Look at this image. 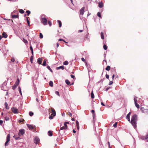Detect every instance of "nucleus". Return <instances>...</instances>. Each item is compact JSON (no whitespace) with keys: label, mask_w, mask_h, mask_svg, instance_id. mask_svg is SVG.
<instances>
[{"label":"nucleus","mask_w":148,"mask_h":148,"mask_svg":"<svg viewBox=\"0 0 148 148\" xmlns=\"http://www.w3.org/2000/svg\"><path fill=\"white\" fill-rule=\"evenodd\" d=\"M71 77L72 78H75V76L73 75H71Z\"/></svg>","instance_id":"6e6d98bb"},{"label":"nucleus","mask_w":148,"mask_h":148,"mask_svg":"<svg viewBox=\"0 0 148 148\" xmlns=\"http://www.w3.org/2000/svg\"><path fill=\"white\" fill-rule=\"evenodd\" d=\"M29 114L30 116H32L34 115V113L32 112H30L29 113Z\"/></svg>","instance_id":"c9c22d12"},{"label":"nucleus","mask_w":148,"mask_h":148,"mask_svg":"<svg viewBox=\"0 0 148 148\" xmlns=\"http://www.w3.org/2000/svg\"><path fill=\"white\" fill-rule=\"evenodd\" d=\"M48 23L49 26H51V23L50 21H49Z\"/></svg>","instance_id":"8fccbe9b"},{"label":"nucleus","mask_w":148,"mask_h":148,"mask_svg":"<svg viewBox=\"0 0 148 148\" xmlns=\"http://www.w3.org/2000/svg\"><path fill=\"white\" fill-rule=\"evenodd\" d=\"M106 78L109 79V75L108 74H106Z\"/></svg>","instance_id":"864d4df0"},{"label":"nucleus","mask_w":148,"mask_h":148,"mask_svg":"<svg viewBox=\"0 0 148 148\" xmlns=\"http://www.w3.org/2000/svg\"><path fill=\"white\" fill-rule=\"evenodd\" d=\"M59 41H64V42H65L66 43V42H65V41L64 40H63V39H60L59 40Z\"/></svg>","instance_id":"13d9d810"},{"label":"nucleus","mask_w":148,"mask_h":148,"mask_svg":"<svg viewBox=\"0 0 148 148\" xmlns=\"http://www.w3.org/2000/svg\"><path fill=\"white\" fill-rule=\"evenodd\" d=\"M103 49H104L106 50L107 49V46L106 45H103Z\"/></svg>","instance_id":"a19ab883"},{"label":"nucleus","mask_w":148,"mask_h":148,"mask_svg":"<svg viewBox=\"0 0 148 148\" xmlns=\"http://www.w3.org/2000/svg\"><path fill=\"white\" fill-rule=\"evenodd\" d=\"M26 12L27 13V15L29 16L31 12L29 10H27L26 11Z\"/></svg>","instance_id":"58836bf2"},{"label":"nucleus","mask_w":148,"mask_h":148,"mask_svg":"<svg viewBox=\"0 0 148 148\" xmlns=\"http://www.w3.org/2000/svg\"><path fill=\"white\" fill-rule=\"evenodd\" d=\"M11 16H12V17L13 18H18V16L17 15H14V14L12 15L11 14Z\"/></svg>","instance_id":"4468645a"},{"label":"nucleus","mask_w":148,"mask_h":148,"mask_svg":"<svg viewBox=\"0 0 148 148\" xmlns=\"http://www.w3.org/2000/svg\"><path fill=\"white\" fill-rule=\"evenodd\" d=\"M83 30H79V31H78V32H83Z\"/></svg>","instance_id":"69168bd1"},{"label":"nucleus","mask_w":148,"mask_h":148,"mask_svg":"<svg viewBox=\"0 0 148 148\" xmlns=\"http://www.w3.org/2000/svg\"><path fill=\"white\" fill-rule=\"evenodd\" d=\"M49 85L51 87L53 86V82L52 81H50L49 82Z\"/></svg>","instance_id":"b1692460"},{"label":"nucleus","mask_w":148,"mask_h":148,"mask_svg":"<svg viewBox=\"0 0 148 148\" xmlns=\"http://www.w3.org/2000/svg\"><path fill=\"white\" fill-rule=\"evenodd\" d=\"M23 42L25 43H27V40L25 39L24 38H23Z\"/></svg>","instance_id":"a18cd8bd"},{"label":"nucleus","mask_w":148,"mask_h":148,"mask_svg":"<svg viewBox=\"0 0 148 148\" xmlns=\"http://www.w3.org/2000/svg\"><path fill=\"white\" fill-rule=\"evenodd\" d=\"M97 16L100 18H101V13L99 12H98L97 13Z\"/></svg>","instance_id":"7c9ffc66"},{"label":"nucleus","mask_w":148,"mask_h":148,"mask_svg":"<svg viewBox=\"0 0 148 148\" xmlns=\"http://www.w3.org/2000/svg\"><path fill=\"white\" fill-rule=\"evenodd\" d=\"M91 97L92 99H93L94 98V95L93 93V91H92L91 93Z\"/></svg>","instance_id":"c756f323"},{"label":"nucleus","mask_w":148,"mask_h":148,"mask_svg":"<svg viewBox=\"0 0 148 148\" xmlns=\"http://www.w3.org/2000/svg\"><path fill=\"white\" fill-rule=\"evenodd\" d=\"M47 69L49 70L52 73L53 72V71L52 70V69H51L50 67L49 66H47Z\"/></svg>","instance_id":"a878e982"},{"label":"nucleus","mask_w":148,"mask_h":148,"mask_svg":"<svg viewBox=\"0 0 148 148\" xmlns=\"http://www.w3.org/2000/svg\"><path fill=\"white\" fill-rule=\"evenodd\" d=\"M40 38H43V36L41 33L40 34Z\"/></svg>","instance_id":"79ce46f5"},{"label":"nucleus","mask_w":148,"mask_h":148,"mask_svg":"<svg viewBox=\"0 0 148 148\" xmlns=\"http://www.w3.org/2000/svg\"><path fill=\"white\" fill-rule=\"evenodd\" d=\"M40 141L39 138L37 137H35L34 139V143L36 144H38Z\"/></svg>","instance_id":"423d86ee"},{"label":"nucleus","mask_w":148,"mask_h":148,"mask_svg":"<svg viewBox=\"0 0 148 148\" xmlns=\"http://www.w3.org/2000/svg\"><path fill=\"white\" fill-rule=\"evenodd\" d=\"M10 135L9 134H8L6 137V141L5 143V146H7L8 145V143L10 140Z\"/></svg>","instance_id":"20e7f679"},{"label":"nucleus","mask_w":148,"mask_h":148,"mask_svg":"<svg viewBox=\"0 0 148 148\" xmlns=\"http://www.w3.org/2000/svg\"><path fill=\"white\" fill-rule=\"evenodd\" d=\"M69 64V62L67 61H64L63 63V64L64 65H67Z\"/></svg>","instance_id":"2f4dec72"},{"label":"nucleus","mask_w":148,"mask_h":148,"mask_svg":"<svg viewBox=\"0 0 148 148\" xmlns=\"http://www.w3.org/2000/svg\"><path fill=\"white\" fill-rule=\"evenodd\" d=\"M77 129L78 130H79V125H77Z\"/></svg>","instance_id":"0e129e2a"},{"label":"nucleus","mask_w":148,"mask_h":148,"mask_svg":"<svg viewBox=\"0 0 148 148\" xmlns=\"http://www.w3.org/2000/svg\"><path fill=\"white\" fill-rule=\"evenodd\" d=\"M41 22L44 25H47V20L45 18V15H43L41 16Z\"/></svg>","instance_id":"7ed1b4c3"},{"label":"nucleus","mask_w":148,"mask_h":148,"mask_svg":"<svg viewBox=\"0 0 148 148\" xmlns=\"http://www.w3.org/2000/svg\"><path fill=\"white\" fill-rule=\"evenodd\" d=\"M42 65L43 66H46V61L45 60L43 62L42 64Z\"/></svg>","instance_id":"473e14b6"},{"label":"nucleus","mask_w":148,"mask_h":148,"mask_svg":"<svg viewBox=\"0 0 148 148\" xmlns=\"http://www.w3.org/2000/svg\"><path fill=\"white\" fill-rule=\"evenodd\" d=\"M148 138V134L147 135L143 137L142 138V139L143 140H147Z\"/></svg>","instance_id":"aec40b11"},{"label":"nucleus","mask_w":148,"mask_h":148,"mask_svg":"<svg viewBox=\"0 0 148 148\" xmlns=\"http://www.w3.org/2000/svg\"><path fill=\"white\" fill-rule=\"evenodd\" d=\"M101 38L102 39H104V37L103 35V32H101Z\"/></svg>","instance_id":"4be33fe9"},{"label":"nucleus","mask_w":148,"mask_h":148,"mask_svg":"<svg viewBox=\"0 0 148 148\" xmlns=\"http://www.w3.org/2000/svg\"><path fill=\"white\" fill-rule=\"evenodd\" d=\"M84 10H80V14L81 15H83L84 13Z\"/></svg>","instance_id":"6ab92c4d"},{"label":"nucleus","mask_w":148,"mask_h":148,"mask_svg":"<svg viewBox=\"0 0 148 148\" xmlns=\"http://www.w3.org/2000/svg\"><path fill=\"white\" fill-rule=\"evenodd\" d=\"M81 60H82V61L83 62H84L85 61V60L84 58H82L81 59Z\"/></svg>","instance_id":"680f3d73"},{"label":"nucleus","mask_w":148,"mask_h":148,"mask_svg":"<svg viewBox=\"0 0 148 148\" xmlns=\"http://www.w3.org/2000/svg\"><path fill=\"white\" fill-rule=\"evenodd\" d=\"M37 62L39 64H41L42 62V60H40V58H38L37 59Z\"/></svg>","instance_id":"f3484780"},{"label":"nucleus","mask_w":148,"mask_h":148,"mask_svg":"<svg viewBox=\"0 0 148 148\" xmlns=\"http://www.w3.org/2000/svg\"><path fill=\"white\" fill-rule=\"evenodd\" d=\"M30 61L31 63H32V61H33V56H32L30 57Z\"/></svg>","instance_id":"49530a36"},{"label":"nucleus","mask_w":148,"mask_h":148,"mask_svg":"<svg viewBox=\"0 0 148 148\" xmlns=\"http://www.w3.org/2000/svg\"><path fill=\"white\" fill-rule=\"evenodd\" d=\"M66 127L63 126L61 127H60V130H62L64 129H66Z\"/></svg>","instance_id":"f704fd0d"},{"label":"nucleus","mask_w":148,"mask_h":148,"mask_svg":"<svg viewBox=\"0 0 148 148\" xmlns=\"http://www.w3.org/2000/svg\"><path fill=\"white\" fill-rule=\"evenodd\" d=\"M108 147H109V148H111V147H110V143L109 142H108Z\"/></svg>","instance_id":"052dcab7"},{"label":"nucleus","mask_w":148,"mask_h":148,"mask_svg":"<svg viewBox=\"0 0 148 148\" xmlns=\"http://www.w3.org/2000/svg\"><path fill=\"white\" fill-rule=\"evenodd\" d=\"M27 125L29 129L32 130L34 128V127L33 125L27 124Z\"/></svg>","instance_id":"f8f14e48"},{"label":"nucleus","mask_w":148,"mask_h":148,"mask_svg":"<svg viewBox=\"0 0 148 148\" xmlns=\"http://www.w3.org/2000/svg\"><path fill=\"white\" fill-rule=\"evenodd\" d=\"M11 61L12 62H14L15 61V59L14 58H12L11 59Z\"/></svg>","instance_id":"5fc2aeb1"},{"label":"nucleus","mask_w":148,"mask_h":148,"mask_svg":"<svg viewBox=\"0 0 148 148\" xmlns=\"http://www.w3.org/2000/svg\"><path fill=\"white\" fill-rule=\"evenodd\" d=\"M76 126L79 125V123L77 121H76Z\"/></svg>","instance_id":"603ef678"},{"label":"nucleus","mask_w":148,"mask_h":148,"mask_svg":"<svg viewBox=\"0 0 148 148\" xmlns=\"http://www.w3.org/2000/svg\"><path fill=\"white\" fill-rule=\"evenodd\" d=\"M68 123H69L68 122H65L64 123V127H66V128H67V125H66V124Z\"/></svg>","instance_id":"72a5a7b5"},{"label":"nucleus","mask_w":148,"mask_h":148,"mask_svg":"<svg viewBox=\"0 0 148 148\" xmlns=\"http://www.w3.org/2000/svg\"><path fill=\"white\" fill-rule=\"evenodd\" d=\"M2 37L4 38H7L8 37V35L5 32H3L2 34Z\"/></svg>","instance_id":"2eb2a0df"},{"label":"nucleus","mask_w":148,"mask_h":148,"mask_svg":"<svg viewBox=\"0 0 148 148\" xmlns=\"http://www.w3.org/2000/svg\"><path fill=\"white\" fill-rule=\"evenodd\" d=\"M28 18H29L28 17H27V23H28V25L29 26H30V23H29V21L28 20Z\"/></svg>","instance_id":"4c0bfd02"},{"label":"nucleus","mask_w":148,"mask_h":148,"mask_svg":"<svg viewBox=\"0 0 148 148\" xmlns=\"http://www.w3.org/2000/svg\"><path fill=\"white\" fill-rule=\"evenodd\" d=\"M56 69L57 70H59L60 69L63 70L64 69V66H60L59 67H57Z\"/></svg>","instance_id":"a211bd4d"},{"label":"nucleus","mask_w":148,"mask_h":148,"mask_svg":"<svg viewBox=\"0 0 148 148\" xmlns=\"http://www.w3.org/2000/svg\"><path fill=\"white\" fill-rule=\"evenodd\" d=\"M25 133V130L23 129H21L19 130L18 135L19 136L23 135Z\"/></svg>","instance_id":"39448f33"},{"label":"nucleus","mask_w":148,"mask_h":148,"mask_svg":"<svg viewBox=\"0 0 148 148\" xmlns=\"http://www.w3.org/2000/svg\"><path fill=\"white\" fill-rule=\"evenodd\" d=\"M48 135L49 136H52V133L50 131H49L48 132Z\"/></svg>","instance_id":"5701e85b"},{"label":"nucleus","mask_w":148,"mask_h":148,"mask_svg":"<svg viewBox=\"0 0 148 148\" xmlns=\"http://www.w3.org/2000/svg\"><path fill=\"white\" fill-rule=\"evenodd\" d=\"M13 137L16 140H18L21 139L20 138L19 136H17L16 135H14Z\"/></svg>","instance_id":"dca6fc26"},{"label":"nucleus","mask_w":148,"mask_h":148,"mask_svg":"<svg viewBox=\"0 0 148 148\" xmlns=\"http://www.w3.org/2000/svg\"><path fill=\"white\" fill-rule=\"evenodd\" d=\"M5 108L7 109H9V108L8 107V104L7 102H5Z\"/></svg>","instance_id":"393cba45"},{"label":"nucleus","mask_w":148,"mask_h":148,"mask_svg":"<svg viewBox=\"0 0 148 148\" xmlns=\"http://www.w3.org/2000/svg\"><path fill=\"white\" fill-rule=\"evenodd\" d=\"M137 116L136 114H134L131 117V121L130 123L132 125L134 126L135 128L136 127L137 121Z\"/></svg>","instance_id":"f257e3e1"},{"label":"nucleus","mask_w":148,"mask_h":148,"mask_svg":"<svg viewBox=\"0 0 148 148\" xmlns=\"http://www.w3.org/2000/svg\"><path fill=\"white\" fill-rule=\"evenodd\" d=\"M110 66H107V67L106 68V70L108 71H109L110 70Z\"/></svg>","instance_id":"c85d7f7f"},{"label":"nucleus","mask_w":148,"mask_h":148,"mask_svg":"<svg viewBox=\"0 0 148 148\" xmlns=\"http://www.w3.org/2000/svg\"><path fill=\"white\" fill-rule=\"evenodd\" d=\"M51 111V115H50L49 117V119H52L56 115V111L53 108H52Z\"/></svg>","instance_id":"f03ea898"},{"label":"nucleus","mask_w":148,"mask_h":148,"mask_svg":"<svg viewBox=\"0 0 148 148\" xmlns=\"http://www.w3.org/2000/svg\"><path fill=\"white\" fill-rule=\"evenodd\" d=\"M57 22L59 24V27H61L62 26V23L60 20H58Z\"/></svg>","instance_id":"412c9836"},{"label":"nucleus","mask_w":148,"mask_h":148,"mask_svg":"<svg viewBox=\"0 0 148 148\" xmlns=\"http://www.w3.org/2000/svg\"><path fill=\"white\" fill-rule=\"evenodd\" d=\"M18 82H16V83H15L14 85L12 86V89L13 90L15 89L18 85V83L19 82V80L18 79Z\"/></svg>","instance_id":"9d476101"},{"label":"nucleus","mask_w":148,"mask_h":148,"mask_svg":"<svg viewBox=\"0 0 148 148\" xmlns=\"http://www.w3.org/2000/svg\"><path fill=\"white\" fill-rule=\"evenodd\" d=\"M92 116L94 121L96 119V118L95 116V114L94 113H93V114H92Z\"/></svg>","instance_id":"e433bc0d"},{"label":"nucleus","mask_w":148,"mask_h":148,"mask_svg":"<svg viewBox=\"0 0 148 148\" xmlns=\"http://www.w3.org/2000/svg\"><path fill=\"white\" fill-rule=\"evenodd\" d=\"M113 83V82L112 81H110L109 82V85H111V84H112Z\"/></svg>","instance_id":"09e8293b"},{"label":"nucleus","mask_w":148,"mask_h":148,"mask_svg":"<svg viewBox=\"0 0 148 148\" xmlns=\"http://www.w3.org/2000/svg\"><path fill=\"white\" fill-rule=\"evenodd\" d=\"M68 114L69 115V116H72V114L70 112H68Z\"/></svg>","instance_id":"3c124183"},{"label":"nucleus","mask_w":148,"mask_h":148,"mask_svg":"<svg viewBox=\"0 0 148 148\" xmlns=\"http://www.w3.org/2000/svg\"><path fill=\"white\" fill-rule=\"evenodd\" d=\"M140 110L143 113L147 114L148 113V110L147 109H145L143 107H142L141 108Z\"/></svg>","instance_id":"0eeeda50"},{"label":"nucleus","mask_w":148,"mask_h":148,"mask_svg":"<svg viewBox=\"0 0 148 148\" xmlns=\"http://www.w3.org/2000/svg\"><path fill=\"white\" fill-rule=\"evenodd\" d=\"M117 122H116L113 125V127H117Z\"/></svg>","instance_id":"ea45409f"},{"label":"nucleus","mask_w":148,"mask_h":148,"mask_svg":"<svg viewBox=\"0 0 148 148\" xmlns=\"http://www.w3.org/2000/svg\"><path fill=\"white\" fill-rule=\"evenodd\" d=\"M114 74H113L112 76V79H113L114 78Z\"/></svg>","instance_id":"338daca9"},{"label":"nucleus","mask_w":148,"mask_h":148,"mask_svg":"<svg viewBox=\"0 0 148 148\" xmlns=\"http://www.w3.org/2000/svg\"><path fill=\"white\" fill-rule=\"evenodd\" d=\"M30 50L31 51L32 53V54L33 55V51L32 47V46L31 45L30 46Z\"/></svg>","instance_id":"cd10ccee"},{"label":"nucleus","mask_w":148,"mask_h":148,"mask_svg":"<svg viewBox=\"0 0 148 148\" xmlns=\"http://www.w3.org/2000/svg\"><path fill=\"white\" fill-rule=\"evenodd\" d=\"M134 103L135 104V105L138 108H140V106L138 104L137 102V97H135L134 98Z\"/></svg>","instance_id":"1a4fd4ad"},{"label":"nucleus","mask_w":148,"mask_h":148,"mask_svg":"<svg viewBox=\"0 0 148 148\" xmlns=\"http://www.w3.org/2000/svg\"><path fill=\"white\" fill-rule=\"evenodd\" d=\"M131 112H130L126 116V119L128 120V121L129 122H130V116Z\"/></svg>","instance_id":"9b49d317"},{"label":"nucleus","mask_w":148,"mask_h":148,"mask_svg":"<svg viewBox=\"0 0 148 148\" xmlns=\"http://www.w3.org/2000/svg\"><path fill=\"white\" fill-rule=\"evenodd\" d=\"M65 82L66 84L68 85H70V82L68 80H65Z\"/></svg>","instance_id":"bb28decb"},{"label":"nucleus","mask_w":148,"mask_h":148,"mask_svg":"<svg viewBox=\"0 0 148 148\" xmlns=\"http://www.w3.org/2000/svg\"><path fill=\"white\" fill-rule=\"evenodd\" d=\"M3 122V121L0 120V125H2Z\"/></svg>","instance_id":"4d7b16f0"},{"label":"nucleus","mask_w":148,"mask_h":148,"mask_svg":"<svg viewBox=\"0 0 148 148\" xmlns=\"http://www.w3.org/2000/svg\"><path fill=\"white\" fill-rule=\"evenodd\" d=\"M12 111L14 113L16 114L18 113V110L17 108L13 107L11 109Z\"/></svg>","instance_id":"6e6552de"},{"label":"nucleus","mask_w":148,"mask_h":148,"mask_svg":"<svg viewBox=\"0 0 148 148\" xmlns=\"http://www.w3.org/2000/svg\"><path fill=\"white\" fill-rule=\"evenodd\" d=\"M73 132L74 133H75L76 132V131L74 130H73Z\"/></svg>","instance_id":"774afa93"},{"label":"nucleus","mask_w":148,"mask_h":148,"mask_svg":"<svg viewBox=\"0 0 148 148\" xmlns=\"http://www.w3.org/2000/svg\"><path fill=\"white\" fill-rule=\"evenodd\" d=\"M55 93L58 96H59V92L56 91L55 92Z\"/></svg>","instance_id":"de8ad7c7"},{"label":"nucleus","mask_w":148,"mask_h":148,"mask_svg":"<svg viewBox=\"0 0 148 148\" xmlns=\"http://www.w3.org/2000/svg\"><path fill=\"white\" fill-rule=\"evenodd\" d=\"M110 87H107L106 89V91H107L110 88Z\"/></svg>","instance_id":"bf43d9fd"},{"label":"nucleus","mask_w":148,"mask_h":148,"mask_svg":"<svg viewBox=\"0 0 148 148\" xmlns=\"http://www.w3.org/2000/svg\"><path fill=\"white\" fill-rule=\"evenodd\" d=\"M18 89L19 91L21 90V88L20 86L18 87Z\"/></svg>","instance_id":"e2e57ef3"},{"label":"nucleus","mask_w":148,"mask_h":148,"mask_svg":"<svg viewBox=\"0 0 148 148\" xmlns=\"http://www.w3.org/2000/svg\"><path fill=\"white\" fill-rule=\"evenodd\" d=\"M103 6V3L102 2H100L98 3V6L100 8H102Z\"/></svg>","instance_id":"ddd939ff"},{"label":"nucleus","mask_w":148,"mask_h":148,"mask_svg":"<svg viewBox=\"0 0 148 148\" xmlns=\"http://www.w3.org/2000/svg\"><path fill=\"white\" fill-rule=\"evenodd\" d=\"M19 10V12L20 13H21V14H23L24 13V10Z\"/></svg>","instance_id":"c03bdc74"},{"label":"nucleus","mask_w":148,"mask_h":148,"mask_svg":"<svg viewBox=\"0 0 148 148\" xmlns=\"http://www.w3.org/2000/svg\"><path fill=\"white\" fill-rule=\"evenodd\" d=\"M5 119L6 121H8L9 120V118L8 117L6 116L5 117Z\"/></svg>","instance_id":"37998d69"}]
</instances>
